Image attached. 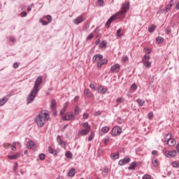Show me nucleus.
Here are the masks:
<instances>
[{"mask_svg":"<svg viewBox=\"0 0 179 179\" xmlns=\"http://www.w3.org/2000/svg\"><path fill=\"white\" fill-rule=\"evenodd\" d=\"M47 121H50V113L48 110H42L35 118V122L40 128H43Z\"/></svg>","mask_w":179,"mask_h":179,"instance_id":"nucleus-2","label":"nucleus"},{"mask_svg":"<svg viewBox=\"0 0 179 179\" xmlns=\"http://www.w3.org/2000/svg\"><path fill=\"white\" fill-rule=\"evenodd\" d=\"M18 157H20V153L17 152L16 154H14L13 155H8V158L10 160H16V159H18Z\"/></svg>","mask_w":179,"mask_h":179,"instance_id":"nucleus-15","label":"nucleus"},{"mask_svg":"<svg viewBox=\"0 0 179 179\" xmlns=\"http://www.w3.org/2000/svg\"><path fill=\"white\" fill-rule=\"evenodd\" d=\"M149 59H150V56H149V55H145L143 59V62L149 61Z\"/></svg>","mask_w":179,"mask_h":179,"instance_id":"nucleus-37","label":"nucleus"},{"mask_svg":"<svg viewBox=\"0 0 179 179\" xmlns=\"http://www.w3.org/2000/svg\"><path fill=\"white\" fill-rule=\"evenodd\" d=\"M74 100L75 101H78V100H79V96H76Z\"/></svg>","mask_w":179,"mask_h":179,"instance_id":"nucleus-63","label":"nucleus"},{"mask_svg":"<svg viewBox=\"0 0 179 179\" xmlns=\"http://www.w3.org/2000/svg\"><path fill=\"white\" fill-rule=\"evenodd\" d=\"M21 17H26L27 16V13L26 11H23L20 13Z\"/></svg>","mask_w":179,"mask_h":179,"instance_id":"nucleus-43","label":"nucleus"},{"mask_svg":"<svg viewBox=\"0 0 179 179\" xmlns=\"http://www.w3.org/2000/svg\"><path fill=\"white\" fill-rule=\"evenodd\" d=\"M90 89H96V87L94 86V84H90Z\"/></svg>","mask_w":179,"mask_h":179,"instance_id":"nucleus-59","label":"nucleus"},{"mask_svg":"<svg viewBox=\"0 0 179 179\" xmlns=\"http://www.w3.org/2000/svg\"><path fill=\"white\" fill-rule=\"evenodd\" d=\"M48 150L49 153H51L52 155L54 153V150L51 147H49Z\"/></svg>","mask_w":179,"mask_h":179,"instance_id":"nucleus-55","label":"nucleus"},{"mask_svg":"<svg viewBox=\"0 0 179 179\" xmlns=\"http://www.w3.org/2000/svg\"><path fill=\"white\" fill-rule=\"evenodd\" d=\"M76 171H75V169L72 168L68 173L69 177H73L76 174Z\"/></svg>","mask_w":179,"mask_h":179,"instance_id":"nucleus-25","label":"nucleus"},{"mask_svg":"<svg viewBox=\"0 0 179 179\" xmlns=\"http://www.w3.org/2000/svg\"><path fill=\"white\" fill-rule=\"evenodd\" d=\"M19 144V142H13L12 144H11V150L13 151V152H15L16 150V144Z\"/></svg>","mask_w":179,"mask_h":179,"instance_id":"nucleus-31","label":"nucleus"},{"mask_svg":"<svg viewBox=\"0 0 179 179\" xmlns=\"http://www.w3.org/2000/svg\"><path fill=\"white\" fill-rule=\"evenodd\" d=\"M110 157L113 160H117V159H118V157H120V154L118 152L112 153L110 155Z\"/></svg>","mask_w":179,"mask_h":179,"instance_id":"nucleus-24","label":"nucleus"},{"mask_svg":"<svg viewBox=\"0 0 179 179\" xmlns=\"http://www.w3.org/2000/svg\"><path fill=\"white\" fill-rule=\"evenodd\" d=\"M150 52H151V50L149 48L144 49V52H145V54H150Z\"/></svg>","mask_w":179,"mask_h":179,"instance_id":"nucleus-46","label":"nucleus"},{"mask_svg":"<svg viewBox=\"0 0 179 179\" xmlns=\"http://www.w3.org/2000/svg\"><path fill=\"white\" fill-rule=\"evenodd\" d=\"M45 17L49 23H51L52 22V17H51V15H46Z\"/></svg>","mask_w":179,"mask_h":179,"instance_id":"nucleus-39","label":"nucleus"},{"mask_svg":"<svg viewBox=\"0 0 179 179\" xmlns=\"http://www.w3.org/2000/svg\"><path fill=\"white\" fill-rule=\"evenodd\" d=\"M107 64H108V60L107 59H102L101 62L97 64V66L98 68H101L103 65H106Z\"/></svg>","mask_w":179,"mask_h":179,"instance_id":"nucleus-16","label":"nucleus"},{"mask_svg":"<svg viewBox=\"0 0 179 179\" xmlns=\"http://www.w3.org/2000/svg\"><path fill=\"white\" fill-rule=\"evenodd\" d=\"M27 146L28 149H36V144L33 141H29Z\"/></svg>","mask_w":179,"mask_h":179,"instance_id":"nucleus-20","label":"nucleus"},{"mask_svg":"<svg viewBox=\"0 0 179 179\" xmlns=\"http://www.w3.org/2000/svg\"><path fill=\"white\" fill-rule=\"evenodd\" d=\"M99 47L100 48H106V47H107V41H103L101 42L99 44Z\"/></svg>","mask_w":179,"mask_h":179,"instance_id":"nucleus-28","label":"nucleus"},{"mask_svg":"<svg viewBox=\"0 0 179 179\" xmlns=\"http://www.w3.org/2000/svg\"><path fill=\"white\" fill-rule=\"evenodd\" d=\"M84 20L85 17H83V15H80L73 20V23H75V24H79L80 23H82V22H84Z\"/></svg>","mask_w":179,"mask_h":179,"instance_id":"nucleus-14","label":"nucleus"},{"mask_svg":"<svg viewBox=\"0 0 179 179\" xmlns=\"http://www.w3.org/2000/svg\"><path fill=\"white\" fill-rule=\"evenodd\" d=\"M98 93H100L101 94H104L107 92V88H104L103 87H99L97 88Z\"/></svg>","mask_w":179,"mask_h":179,"instance_id":"nucleus-19","label":"nucleus"},{"mask_svg":"<svg viewBox=\"0 0 179 179\" xmlns=\"http://www.w3.org/2000/svg\"><path fill=\"white\" fill-rule=\"evenodd\" d=\"M108 131H110V127L106 126L102 127V129H101V132H100V135L101 136H103V135H104V134H107V132H108Z\"/></svg>","mask_w":179,"mask_h":179,"instance_id":"nucleus-17","label":"nucleus"},{"mask_svg":"<svg viewBox=\"0 0 179 179\" xmlns=\"http://www.w3.org/2000/svg\"><path fill=\"white\" fill-rule=\"evenodd\" d=\"M131 89L132 90H136V89H138V85H136V84H132L131 86Z\"/></svg>","mask_w":179,"mask_h":179,"instance_id":"nucleus-41","label":"nucleus"},{"mask_svg":"<svg viewBox=\"0 0 179 179\" xmlns=\"http://www.w3.org/2000/svg\"><path fill=\"white\" fill-rule=\"evenodd\" d=\"M84 93L87 97H93V94L90 92V90H85Z\"/></svg>","mask_w":179,"mask_h":179,"instance_id":"nucleus-23","label":"nucleus"},{"mask_svg":"<svg viewBox=\"0 0 179 179\" xmlns=\"http://www.w3.org/2000/svg\"><path fill=\"white\" fill-rule=\"evenodd\" d=\"M66 110H68V106H64L63 109L60 111V115L62 117V120L64 121H66V117L68 115V112H66Z\"/></svg>","mask_w":179,"mask_h":179,"instance_id":"nucleus-8","label":"nucleus"},{"mask_svg":"<svg viewBox=\"0 0 179 179\" xmlns=\"http://www.w3.org/2000/svg\"><path fill=\"white\" fill-rule=\"evenodd\" d=\"M171 166H172V167H178L179 166V162H173L172 163H171Z\"/></svg>","mask_w":179,"mask_h":179,"instance_id":"nucleus-36","label":"nucleus"},{"mask_svg":"<svg viewBox=\"0 0 179 179\" xmlns=\"http://www.w3.org/2000/svg\"><path fill=\"white\" fill-rule=\"evenodd\" d=\"M19 67V64H17V62L14 63L13 64V68L16 69Z\"/></svg>","mask_w":179,"mask_h":179,"instance_id":"nucleus-57","label":"nucleus"},{"mask_svg":"<svg viewBox=\"0 0 179 179\" xmlns=\"http://www.w3.org/2000/svg\"><path fill=\"white\" fill-rule=\"evenodd\" d=\"M176 9L179 10V2L176 4Z\"/></svg>","mask_w":179,"mask_h":179,"instance_id":"nucleus-64","label":"nucleus"},{"mask_svg":"<svg viewBox=\"0 0 179 179\" xmlns=\"http://www.w3.org/2000/svg\"><path fill=\"white\" fill-rule=\"evenodd\" d=\"M162 153L166 156V157H176L177 156V151L172 150V151H167L166 148H164L162 150Z\"/></svg>","mask_w":179,"mask_h":179,"instance_id":"nucleus-4","label":"nucleus"},{"mask_svg":"<svg viewBox=\"0 0 179 179\" xmlns=\"http://www.w3.org/2000/svg\"><path fill=\"white\" fill-rule=\"evenodd\" d=\"M41 82H43V77L40 76L36 78L35 81L33 90L38 92V87H40V85H41Z\"/></svg>","mask_w":179,"mask_h":179,"instance_id":"nucleus-7","label":"nucleus"},{"mask_svg":"<svg viewBox=\"0 0 179 179\" xmlns=\"http://www.w3.org/2000/svg\"><path fill=\"white\" fill-rule=\"evenodd\" d=\"M102 59H103V55H96L93 57V61L94 62H96L97 65Z\"/></svg>","mask_w":179,"mask_h":179,"instance_id":"nucleus-13","label":"nucleus"},{"mask_svg":"<svg viewBox=\"0 0 179 179\" xmlns=\"http://www.w3.org/2000/svg\"><path fill=\"white\" fill-rule=\"evenodd\" d=\"M121 69V66L118 64H115L110 67V72L112 73H118Z\"/></svg>","mask_w":179,"mask_h":179,"instance_id":"nucleus-9","label":"nucleus"},{"mask_svg":"<svg viewBox=\"0 0 179 179\" xmlns=\"http://www.w3.org/2000/svg\"><path fill=\"white\" fill-rule=\"evenodd\" d=\"M75 113L76 114H79V113H80V108L76 107L75 109Z\"/></svg>","mask_w":179,"mask_h":179,"instance_id":"nucleus-52","label":"nucleus"},{"mask_svg":"<svg viewBox=\"0 0 179 179\" xmlns=\"http://www.w3.org/2000/svg\"><path fill=\"white\" fill-rule=\"evenodd\" d=\"M87 118H89V114H87V113H84V115H83V119H84V120H87Z\"/></svg>","mask_w":179,"mask_h":179,"instance_id":"nucleus-53","label":"nucleus"},{"mask_svg":"<svg viewBox=\"0 0 179 179\" xmlns=\"http://www.w3.org/2000/svg\"><path fill=\"white\" fill-rule=\"evenodd\" d=\"M156 30V26L155 25H151L150 27L148 28V31L150 33H153Z\"/></svg>","mask_w":179,"mask_h":179,"instance_id":"nucleus-33","label":"nucleus"},{"mask_svg":"<svg viewBox=\"0 0 179 179\" xmlns=\"http://www.w3.org/2000/svg\"><path fill=\"white\" fill-rule=\"evenodd\" d=\"M152 164L154 167H157V166H159V160H157V158H154L152 159Z\"/></svg>","mask_w":179,"mask_h":179,"instance_id":"nucleus-29","label":"nucleus"},{"mask_svg":"<svg viewBox=\"0 0 179 179\" xmlns=\"http://www.w3.org/2000/svg\"><path fill=\"white\" fill-rule=\"evenodd\" d=\"M167 145L169 146H174L176 145V139L171 138H168Z\"/></svg>","mask_w":179,"mask_h":179,"instance_id":"nucleus-18","label":"nucleus"},{"mask_svg":"<svg viewBox=\"0 0 179 179\" xmlns=\"http://www.w3.org/2000/svg\"><path fill=\"white\" fill-rule=\"evenodd\" d=\"M117 103H124V99L123 98H117L116 100Z\"/></svg>","mask_w":179,"mask_h":179,"instance_id":"nucleus-45","label":"nucleus"},{"mask_svg":"<svg viewBox=\"0 0 179 179\" xmlns=\"http://www.w3.org/2000/svg\"><path fill=\"white\" fill-rule=\"evenodd\" d=\"M17 167H19V165L17 164V162H16L14 164V168H13L14 171H16L17 170Z\"/></svg>","mask_w":179,"mask_h":179,"instance_id":"nucleus-50","label":"nucleus"},{"mask_svg":"<svg viewBox=\"0 0 179 179\" xmlns=\"http://www.w3.org/2000/svg\"><path fill=\"white\" fill-rule=\"evenodd\" d=\"M152 176H150V175L149 174H145L143 176V179H151Z\"/></svg>","mask_w":179,"mask_h":179,"instance_id":"nucleus-40","label":"nucleus"},{"mask_svg":"<svg viewBox=\"0 0 179 179\" xmlns=\"http://www.w3.org/2000/svg\"><path fill=\"white\" fill-rule=\"evenodd\" d=\"M164 41V39L162 36H159L156 38V41L158 44H160V43H163Z\"/></svg>","mask_w":179,"mask_h":179,"instance_id":"nucleus-34","label":"nucleus"},{"mask_svg":"<svg viewBox=\"0 0 179 179\" xmlns=\"http://www.w3.org/2000/svg\"><path fill=\"white\" fill-rule=\"evenodd\" d=\"M93 138H94V131H91L90 135L88 138V141L90 142V141H93Z\"/></svg>","mask_w":179,"mask_h":179,"instance_id":"nucleus-35","label":"nucleus"},{"mask_svg":"<svg viewBox=\"0 0 179 179\" xmlns=\"http://www.w3.org/2000/svg\"><path fill=\"white\" fill-rule=\"evenodd\" d=\"M9 40H10V41H12L13 43H15V38H13V36H10L9 38Z\"/></svg>","mask_w":179,"mask_h":179,"instance_id":"nucleus-60","label":"nucleus"},{"mask_svg":"<svg viewBox=\"0 0 179 179\" xmlns=\"http://www.w3.org/2000/svg\"><path fill=\"white\" fill-rule=\"evenodd\" d=\"M39 159H41V160H44L45 159V155L40 154L39 155Z\"/></svg>","mask_w":179,"mask_h":179,"instance_id":"nucleus-44","label":"nucleus"},{"mask_svg":"<svg viewBox=\"0 0 179 179\" xmlns=\"http://www.w3.org/2000/svg\"><path fill=\"white\" fill-rule=\"evenodd\" d=\"M4 148H9L10 146V143H6L3 144Z\"/></svg>","mask_w":179,"mask_h":179,"instance_id":"nucleus-58","label":"nucleus"},{"mask_svg":"<svg viewBox=\"0 0 179 179\" xmlns=\"http://www.w3.org/2000/svg\"><path fill=\"white\" fill-rule=\"evenodd\" d=\"M152 155L153 156H159V152H158L157 151H156V150H153V151L152 152Z\"/></svg>","mask_w":179,"mask_h":179,"instance_id":"nucleus-47","label":"nucleus"},{"mask_svg":"<svg viewBox=\"0 0 179 179\" xmlns=\"http://www.w3.org/2000/svg\"><path fill=\"white\" fill-rule=\"evenodd\" d=\"M68 159H72V153L71 152H68Z\"/></svg>","mask_w":179,"mask_h":179,"instance_id":"nucleus-56","label":"nucleus"},{"mask_svg":"<svg viewBox=\"0 0 179 179\" xmlns=\"http://www.w3.org/2000/svg\"><path fill=\"white\" fill-rule=\"evenodd\" d=\"M148 117L150 120H152L153 118V113H148Z\"/></svg>","mask_w":179,"mask_h":179,"instance_id":"nucleus-51","label":"nucleus"},{"mask_svg":"<svg viewBox=\"0 0 179 179\" xmlns=\"http://www.w3.org/2000/svg\"><path fill=\"white\" fill-rule=\"evenodd\" d=\"M176 150H177L178 153H179V143H178L176 145Z\"/></svg>","mask_w":179,"mask_h":179,"instance_id":"nucleus-61","label":"nucleus"},{"mask_svg":"<svg viewBox=\"0 0 179 179\" xmlns=\"http://www.w3.org/2000/svg\"><path fill=\"white\" fill-rule=\"evenodd\" d=\"M84 129L80 130L78 131L79 135L81 136H85V135H87L90 132L91 127L89 125L87 122L83 123Z\"/></svg>","mask_w":179,"mask_h":179,"instance_id":"nucleus-3","label":"nucleus"},{"mask_svg":"<svg viewBox=\"0 0 179 179\" xmlns=\"http://www.w3.org/2000/svg\"><path fill=\"white\" fill-rule=\"evenodd\" d=\"M37 93H38V91L32 90V91L31 92V93L29 94L27 97V104H30V103H33V101H34V99H36V96H37Z\"/></svg>","mask_w":179,"mask_h":179,"instance_id":"nucleus-5","label":"nucleus"},{"mask_svg":"<svg viewBox=\"0 0 179 179\" xmlns=\"http://www.w3.org/2000/svg\"><path fill=\"white\" fill-rule=\"evenodd\" d=\"M103 3H104V1L98 0V5H99V6H101L102 5H103Z\"/></svg>","mask_w":179,"mask_h":179,"instance_id":"nucleus-49","label":"nucleus"},{"mask_svg":"<svg viewBox=\"0 0 179 179\" xmlns=\"http://www.w3.org/2000/svg\"><path fill=\"white\" fill-rule=\"evenodd\" d=\"M8 101V98L4 96L3 99L0 100V106H3Z\"/></svg>","mask_w":179,"mask_h":179,"instance_id":"nucleus-27","label":"nucleus"},{"mask_svg":"<svg viewBox=\"0 0 179 179\" xmlns=\"http://www.w3.org/2000/svg\"><path fill=\"white\" fill-rule=\"evenodd\" d=\"M75 120V115L73 113H70L68 116V121H73Z\"/></svg>","mask_w":179,"mask_h":179,"instance_id":"nucleus-32","label":"nucleus"},{"mask_svg":"<svg viewBox=\"0 0 179 179\" xmlns=\"http://www.w3.org/2000/svg\"><path fill=\"white\" fill-rule=\"evenodd\" d=\"M173 3H174V1L171 0L169 1V3L165 8V9L162 10V12H163L164 13H166V12H169V10H170V9H171V7L173 6Z\"/></svg>","mask_w":179,"mask_h":179,"instance_id":"nucleus-12","label":"nucleus"},{"mask_svg":"<svg viewBox=\"0 0 179 179\" xmlns=\"http://www.w3.org/2000/svg\"><path fill=\"white\" fill-rule=\"evenodd\" d=\"M143 64L146 68H150V66H152V62H149V60H145L143 62Z\"/></svg>","mask_w":179,"mask_h":179,"instance_id":"nucleus-26","label":"nucleus"},{"mask_svg":"<svg viewBox=\"0 0 179 179\" xmlns=\"http://www.w3.org/2000/svg\"><path fill=\"white\" fill-rule=\"evenodd\" d=\"M122 36H124V34L121 33V29H117V37L118 38H121V37H122Z\"/></svg>","mask_w":179,"mask_h":179,"instance_id":"nucleus-30","label":"nucleus"},{"mask_svg":"<svg viewBox=\"0 0 179 179\" xmlns=\"http://www.w3.org/2000/svg\"><path fill=\"white\" fill-rule=\"evenodd\" d=\"M50 108L53 111L54 115H57V101L55 99H52Z\"/></svg>","mask_w":179,"mask_h":179,"instance_id":"nucleus-10","label":"nucleus"},{"mask_svg":"<svg viewBox=\"0 0 179 179\" xmlns=\"http://www.w3.org/2000/svg\"><path fill=\"white\" fill-rule=\"evenodd\" d=\"M129 58L127 56H124L122 58V60L123 61V62H127V61H128Z\"/></svg>","mask_w":179,"mask_h":179,"instance_id":"nucleus-48","label":"nucleus"},{"mask_svg":"<svg viewBox=\"0 0 179 179\" xmlns=\"http://www.w3.org/2000/svg\"><path fill=\"white\" fill-rule=\"evenodd\" d=\"M122 133V129L118 126L114 127L111 130L112 136H118Z\"/></svg>","mask_w":179,"mask_h":179,"instance_id":"nucleus-6","label":"nucleus"},{"mask_svg":"<svg viewBox=\"0 0 179 179\" xmlns=\"http://www.w3.org/2000/svg\"><path fill=\"white\" fill-rule=\"evenodd\" d=\"M100 43V39H97L95 42V44L97 45Z\"/></svg>","mask_w":179,"mask_h":179,"instance_id":"nucleus-62","label":"nucleus"},{"mask_svg":"<svg viewBox=\"0 0 179 179\" xmlns=\"http://www.w3.org/2000/svg\"><path fill=\"white\" fill-rule=\"evenodd\" d=\"M137 164H138V162H134L131 163L129 166L128 167L129 170H135Z\"/></svg>","mask_w":179,"mask_h":179,"instance_id":"nucleus-21","label":"nucleus"},{"mask_svg":"<svg viewBox=\"0 0 179 179\" xmlns=\"http://www.w3.org/2000/svg\"><path fill=\"white\" fill-rule=\"evenodd\" d=\"M131 158L129 157H125L124 159H120L118 162L119 166H124V164H128V163H130Z\"/></svg>","mask_w":179,"mask_h":179,"instance_id":"nucleus-11","label":"nucleus"},{"mask_svg":"<svg viewBox=\"0 0 179 179\" xmlns=\"http://www.w3.org/2000/svg\"><path fill=\"white\" fill-rule=\"evenodd\" d=\"M40 23H42L43 26H47L48 24V22L47 21H44L43 20H40Z\"/></svg>","mask_w":179,"mask_h":179,"instance_id":"nucleus-42","label":"nucleus"},{"mask_svg":"<svg viewBox=\"0 0 179 179\" xmlns=\"http://www.w3.org/2000/svg\"><path fill=\"white\" fill-rule=\"evenodd\" d=\"M57 140L58 143L59 145H61V146H62V148H65L66 146V143L64 141H62V140L61 139V136H58Z\"/></svg>","mask_w":179,"mask_h":179,"instance_id":"nucleus-22","label":"nucleus"},{"mask_svg":"<svg viewBox=\"0 0 179 179\" xmlns=\"http://www.w3.org/2000/svg\"><path fill=\"white\" fill-rule=\"evenodd\" d=\"M93 38V34H90L87 38V40H92Z\"/></svg>","mask_w":179,"mask_h":179,"instance_id":"nucleus-54","label":"nucleus"},{"mask_svg":"<svg viewBox=\"0 0 179 179\" xmlns=\"http://www.w3.org/2000/svg\"><path fill=\"white\" fill-rule=\"evenodd\" d=\"M129 9V4L124 3L122 4L121 10L117 13L116 15H114L111 16L109 20L106 23V26L107 27H110V24H111V22H114L115 19H122L125 17V13H127V11Z\"/></svg>","mask_w":179,"mask_h":179,"instance_id":"nucleus-1","label":"nucleus"},{"mask_svg":"<svg viewBox=\"0 0 179 179\" xmlns=\"http://www.w3.org/2000/svg\"><path fill=\"white\" fill-rule=\"evenodd\" d=\"M137 103L140 105V106H143V104H145V101L142 100V99H137Z\"/></svg>","mask_w":179,"mask_h":179,"instance_id":"nucleus-38","label":"nucleus"}]
</instances>
